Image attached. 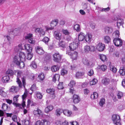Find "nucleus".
<instances>
[{
    "instance_id": "obj_1",
    "label": "nucleus",
    "mask_w": 125,
    "mask_h": 125,
    "mask_svg": "<svg viewBox=\"0 0 125 125\" xmlns=\"http://www.w3.org/2000/svg\"><path fill=\"white\" fill-rule=\"evenodd\" d=\"M112 120L116 125H121L120 116L118 115L114 114L112 115Z\"/></svg>"
},
{
    "instance_id": "obj_2",
    "label": "nucleus",
    "mask_w": 125,
    "mask_h": 125,
    "mask_svg": "<svg viewBox=\"0 0 125 125\" xmlns=\"http://www.w3.org/2000/svg\"><path fill=\"white\" fill-rule=\"evenodd\" d=\"M79 43L77 39H75L74 42L71 43L69 46L70 50L71 51H73L75 50L77 48Z\"/></svg>"
},
{
    "instance_id": "obj_3",
    "label": "nucleus",
    "mask_w": 125,
    "mask_h": 125,
    "mask_svg": "<svg viewBox=\"0 0 125 125\" xmlns=\"http://www.w3.org/2000/svg\"><path fill=\"white\" fill-rule=\"evenodd\" d=\"M95 50V47L93 45L89 46L86 45L84 47V51L85 52L88 53L89 52H93Z\"/></svg>"
},
{
    "instance_id": "obj_4",
    "label": "nucleus",
    "mask_w": 125,
    "mask_h": 125,
    "mask_svg": "<svg viewBox=\"0 0 125 125\" xmlns=\"http://www.w3.org/2000/svg\"><path fill=\"white\" fill-rule=\"evenodd\" d=\"M66 54L70 56L71 58L73 60H76L77 59L78 53L77 52L74 51L69 52L67 51Z\"/></svg>"
},
{
    "instance_id": "obj_5",
    "label": "nucleus",
    "mask_w": 125,
    "mask_h": 125,
    "mask_svg": "<svg viewBox=\"0 0 125 125\" xmlns=\"http://www.w3.org/2000/svg\"><path fill=\"white\" fill-rule=\"evenodd\" d=\"M115 45L117 47L122 46L123 44L122 40L119 38H115L113 41Z\"/></svg>"
},
{
    "instance_id": "obj_6",
    "label": "nucleus",
    "mask_w": 125,
    "mask_h": 125,
    "mask_svg": "<svg viewBox=\"0 0 125 125\" xmlns=\"http://www.w3.org/2000/svg\"><path fill=\"white\" fill-rule=\"evenodd\" d=\"M61 59V56L58 52L55 53L53 55V60L55 62H59Z\"/></svg>"
},
{
    "instance_id": "obj_7",
    "label": "nucleus",
    "mask_w": 125,
    "mask_h": 125,
    "mask_svg": "<svg viewBox=\"0 0 125 125\" xmlns=\"http://www.w3.org/2000/svg\"><path fill=\"white\" fill-rule=\"evenodd\" d=\"M105 45L102 43L99 42L96 46V49L99 51H103L105 49Z\"/></svg>"
},
{
    "instance_id": "obj_8",
    "label": "nucleus",
    "mask_w": 125,
    "mask_h": 125,
    "mask_svg": "<svg viewBox=\"0 0 125 125\" xmlns=\"http://www.w3.org/2000/svg\"><path fill=\"white\" fill-rule=\"evenodd\" d=\"M35 31L36 33H39L41 36L44 35L45 34V31L42 28H36Z\"/></svg>"
},
{
    "instance_id": "obj_9",
    "label": "nucleus",
    "mask_w": 125,
    "mask_h": 125,
    "mask_svg": "<svg viewBox=\"0 0 125 125\" xmlns=\"http://www.w3.org/2000/svg\"><path fill=\"white\" fill-rule=\"evenodd\" d=\"M75 77L77 79L83 78L85 77L84 73L83 72H78L76 73Z\"/></svg>"
},
{
    "instance_id": "obj_10",
    "label": "nucleus",
    "mask_w": 125,
    "mask_h": 125,
    "mask_svg": "<svg viewBox=\"0 0 125 125\" xmlns=\"http://www.w3.org/2000/svg\"><path fill=\"white\" fill-rule=\"evenodd\" d=\"M92 34L90 33H87L85 37V40L86 42L90 43L92 40Z\"/></svg>"
},
{
    "instance_id": "obj_11",
    "label": "nucleus",
    "mask_w": 125,
    "mask_h": 125,
    "mask_svg": "<svg viewBox=\"0 0 125 125\" xmlns=\"http://www.w3.org/2000/svg\"><path fill=\"white\" fill-rule=\"evenodd\" d=\"M53 36L54 38L57 40H60L62 39L61 33L57 31H55L54 32Z\"/></svg>"
},
{
    "instance_id": "obj_12",
    "label": "nucleus",
    "mask_w": 125,
    "mask_h": 125,
    "mask_svg": "<svg viewBox=\"0 0 125 125\" xmlns=\"http://www.w3.org/2000/svg\"><path fill=\"white\" fill-rule=\"evenodd\" d=\"M73 102L74 104H77L78 103L80 100V99L79 96L76 94H74L73 98Z\"/></svg>"
},
{
    "instance_id": "obj_13",
    "label": "nucleus",
    "mask_w": 125,
    "mask_h": 125,
    "mask_svg": "<svg viewBox=\"0 0 125 125\" xmlns=\"http://www.w3.org/2000/svg\"><path fill=\"white\" fill-rule=\"evenodd\" d=\"M58 22V20L57 19H56L52 21L50 23L51 27L49 29H53L54 27L57 25Z\"/></svg>"
},
{
    "instance_id": "obj_14",
    "label": "nucleus",
    "mask_w": 125,
    "mask_h": 125,
    "mask_svg": "<svg viewBox=\"0 0 125 125\" xmlns=\"http://www.w3.org/2000/svg\"><path fill=\"white\" fill-rule=\"evenodd\" d=\"M104 31L106 34H109L112 33L113 31V29L111 27H106L104 28Z\"/></svg>"
},
{
    "instance_id": "obj_15",
    "label": "nucleus",
    "mask_w": 125,
    "mask_h": 125,
    "mask_svg": "<svg viewBox=\"0 0 125 125\" xmlns=\"http://www.w3.org/2000/svg\"><path fill=\"white\" fill-rule=\"evenodd\" d=\"M19 58L21 61H25L26 59L25 54L24 52H20L19 54Z\"/></svg>"
},
{
    "instance_id": "obj_16",
    "label": "nucleus",
    "mask_w": 125,
    "mask_h": 125,
    "mask_svg": "<svg viewBox=\"0 0 125 125\" xmlns=\"http://www.w3.org/2000/svg\"><path fill=\"white\" fill-rule=\"evenodd\" d=\"M85 34L83 32H80L78 35V41H83L85 38Z\"/></svg>"
},
{
    "instance_id": "obj_17",
    "label": "nucleus",
    "mask_w": 125,
    "mask_h": 125,
    "mask_svg": "<svg viewBox=\"0 0 125 125\" xmlns=\"http://www.w3.org/2000/svg\"><path fill=\"white\" fill-rule=\"evenodd\" d=\"M36 52L40 54H42L44 53V51L42 47L38 46L36 48Z\"/></svg>"
},
{
    "instance_id": "obj_18",
    "label": "nucleus",
    "mask_w": 125,
    "mask_h": 125,
    "mask_svg": "<svg viewBox=\"0 0 125 125\" xmlns=\"http://www.w3.org/2000/svg\"><path fill=\"white\" fill-rule=\"evenodd\" d=\"M21 60L18 56H15L13 59V62L16 65H19L20 62Z\"/></svg>"
},
{
    "instance_id": "obj_19",
    "label": "nucleus",
    "mask_w": 125,
    "mask_h": 125,
    "mask_svg": "<svg viewBox=\"0 0 125 125\" xmlns=\"http://www.w3.org/2000/svg\"><path fill=\"white\" fill-rule=\"evenodd\" d=\"M6 74L9 77H12L14 74V72L13 71L10 69L8 70L6 72Z\"/></svg>"
},
{
    "instance_id": "obj_20",
    "label": "nucleus",
    "mask_w": 125,
    "mask_h": 125,
    "mask_svg": "<svg viewBox=\"0 0 125 125\" xmlns=\"http://www.w3.org/2000/svg\"><path fill=\"white\" fill-rule=\"evenodd\" d=\"M55 90L53 89H48L46 90V92L48 93H50L52 95V97L54 98L55 97V96L54 95Z\"/></svg>"
},
{
    "instance_id": "obj_21",
    "label": "nucleus",
    "mask_w": 125,
    "mask_h": 125,
    "mask_svg": "<svg viewBox=\"0 0 125 125\" xmlns=\"http://www.w3.org/2000/svg\"><path fill=\"white\" fill-rule=\"evenodd\" d=\"M119 72L121 76H124L125 75V69L123 67H120Z\"/></svg>"
},
{
    "instance_id": "obj_22",
    "label": "nucleus",
    "mask_w": 125,
    "mask_h": 125,
    "mask_svg": "<svg viewBox=\"0 0 125 125\" xmlns=\"http://www.w3.org/2000/svg\"><path fill=\"white\" fill-rule=\"evenodd\" d=\"M63 114L64 115L68 116H70L72 114V112L70 110L67 109L63 110Z\"/></svg>"
},
{
    "instance_id": "obj_23",
    "label": "nucleus",
    "mask_w": 125,
    "mask_h": 125,
    "mask_svg": "<svg viewBox=\"0 0 125 125\" xmlns=\"http://www.w3.org/2000/svg\"><path fill=\"white\" fill-rule=\"evenodd\" d=\"M25 49L28 52H31L32 51V48L31 45L29 44H26L24 45Z\"/></svg>"
},
{
    "instance_id": "obj_24",
    "label": "nucleus",
    "mask_w": 125,
    "mask_h": 125,
    "mask_svg": "<svg viewBox=\"0 0 125 125\" xmlns=\"http://www.w3.org/2000/svg\"><path fill=\"white\" fill-rule=\"evenodd\" d=\"M33 113L35 115H42V112L41 110L38 108L37 110H34L33 112Z\"/></svg>"
},
{
    "instance_id": "obj_25",
    "label": "nucleus",
    "mask_w": 125,
    "mask_h": 125,
    "mask_svg": "<svg viewBox=\"0 0 125 125\" xmlns=\"http://www.w3.org/2000/svg\"><path fill=\"white\" fill-rule=\"evenodd\" d=\"M109 69L113 73H115L116 72L117 69L114 65L111 64H109Z\"/></svg>"
},
{
    "instance_id": "obj_26",
    "label": "nucleus",
    "mask_w": 125,
    "mask_h": 125,
    "mask_svg": "<svg viewBox=\"0 0 125 125\" xmlns=\"http://www.w3.org/2000/svg\"><path fill=\"white\" fill-rule=\"evenodd\" d=\"M19 90V88L18 87L15 86H12L10 89V91L13 93L17 92Z\"/></svg>"
},
{
    "instance_id": "obj_27",
    "label": "nucleus",
    "mask_w": 125,
    "mask_h": 125,
    "mask_svg": "<svg viewBox=\"0 0 125 125\" xmlns=\"http://www.w3.org/2000/svg\"><path fill=\"white\" fill-rule=\"evenodd\" d=\"M53 107L52 105H50L46 107L45 109V111L46 113H47L53 109Z\"/></svg>"
},
{
    "instance_id": "obj_28",
    "label": "nucleus",
    "mask_w": 125,
    "mask_h": 125,
    "mask_svg": "<svg viewBox=\"0 0 125 125\" xmlns=\"http://www.w3.org/2000/svg\"><path fill=\"white\" fill-rule=\"evenodd\" d=\"M22 124L24 125H28L30 122L29 119L27 118L22 120Z\"/></svg>"
},
{
    "instance_id": "obj_29",
    "label": "nucleus",
    "mask_w": 125,
    "mask_h": 125,
    "mask_svg": "<svg viewBox=\"0 0 125 125\" xmlns=\"http://www.w3.org/2000/svg\"><path fill=\"white\" fill-rule=\"evenodd\" d=\"M4 47L5 48L6 50H4V51L6 52H8L10 50V45L8 44L5 43L4 44Z\"/></svg>"
},
{
    "instance_id": "obj_30",
    "label": "nucleus",
    "mask_w": 125,
    "mask_h": 125,
    "mask_svg": "<svg viewBox=\"0 0 125 125\" xmlns=\"http://www.w3.org/2000/svg\"><path fill=\"white\" fill-rule=\"evenodd\" d=\"M62 112L63 113V110L59 108L57 109L55 111L56 115L57 116H59Z\"/></svg>"
},
{
    "instance_id": "obj_31",
    "label": "nucleus",
    "mask_w": 125,
    "mask_h": 125,
    "mask_svg": "<svg viewBox=\"0 0 125 125\" xmlns=\"http://www.w3.org/2000/svg\"><path fill=\"white\" fill-rule=\"evenodd\" d=\"M10 79V77L6 75L2 77L1 81L3 83H6L8 82Z\"/></svg>"
},
{
    "instance_id": "obj_32",
    "label": "nucleus",
    "mask_w": 125,
    "mask_h": 125,
    "mask_svg": "<svg viewBox=\"0 0 125 125\" xmlns=\"http://www.w3.org/2000/svg\"><path fill=\"white\" fill-rule=\"evenodd\" d=\"M104 42L106 43L109 42L111 40V39L110 37L107 35L104 36Z\"/></svg>"
},
{
    "instance_id": "obj_33",
    "label": "nucleus",
    "mask_w": 125,
    "mask_h": 125,
    "mask_svg": "<svg viewBox=\"0 0 125 125\" xmlns=\"http://www.w3.org/2000/svg\"><path fill=\"white\" fill-rule=\"evenodd\" d=\"M110 81V80L109 79L105 78L102 80V82L104 84L107 85L109 84Z\"/></svg>"
},
{
    "instance_id": "obj_34",
    "label": "nucleus",
    "mask_w": 125,
    "mask_h": 125,
    "mask_svg": "<svg viewBox=\"0 0 125 125\" xmlns=\"http://www.w3.org/2000/svg\"><path fill=\"white\" fill-rule=\"evenodd\" d=\"M49 121L45 119L42 120V125H50Z\"/></svg>"
},
{
    "instance_id": "obj_35",
    "label": "nucleus",
    "mask_w": 125,
    "mask_h": 125,
    "mask_svg": "<svg viewBox=\"0 0 125 125\" xmlns=\"http://www.w3.org/2000/svg\"><path fill=\"white\" fill-rule=\"evenodd\" d=\"M123 23V21L122 20L119 19H117V26L118 28H119L120 26L122 25Z\"/></svg>"
},
{
    "instance_id": "obj_36",
    "label": "nucleus",
    "mask_w": 125,
    "mask_h": 125,
    "mask_svg": "<svg viewBox=\"0 0 125 125\" xmlns=\"http://www.w3.org/2000/svg\"><path fill=\"white\" fill-rule=\"evenodd\" d=\"M60 77V75L58 74H56L54 75L52 78L53 81L55 82L56 80H59Z\"/></svg>"
},
{
    "instance_id": "obj_37",
    "label": "nucleus",
    "mask_w": 125,
    "mask_h": 125,
    "mask_svg": "<svg viewBox=\"0 0 125 125\" xmlns=\"http://www.w3.org/2000/svg\"><path fill=\"white\" fill-rule=\"evenodd\" d=\"M58 45L60 47H61L63 48L65 47V43L64 41L62 40L59 41L58 43Z\"/></svg>"
},
{
    "instance_id": "obj_38",
    "label": "nucleus",
    "mask_w": 125,
    "mask_h": 125,
    "mask_svg": "<svg viewBox=\"0 0 125 125\" xmlns=\"http://www.w3.org/2000/svg\"><path fill=\"white\" fill-rule=\"evenodd\" d=\"M58 66L56 65L52 66L51 68V70L52 72H56L59 70Z\"/></svg>"
},
{
    "instance_id": "obj_39",
    "label": "nucleus",
    "mask_w": 125,
    "mask_h": 125,
    "mask_svg": "<svg viewBox=\"0 0 125 125\" xmlns=\"http://www.w3.org/2000/svg\"><path fill=\"white\" fill-rule=\"evenodd\" d=\"M73 28L74 30L77 32L80 31L81 30L80 26L78 24L75 25L73 26Z\"/></svg>"
},
{
    "instance_id": "obj_40",
    "label": "nucleus",
    "mask_w": 125,
    "mask_h": 125,
    "mask_svg": "<svg viewBox=\"0 0 125 125\" xmlns=\"http://www.w3.org/2000/svg\"><path fill=\"white\" fill-rule=\"evenodd\" d=\"M98 97V94L96 92H94L93 94H92L91 96V97L93 99H95L97 98Z\"/></svg>"
},
{
    "instance_id": "obj_41",
    "label": "nucleus",
    "mask_w": 125,
    "mask_h": 125,
    "mask_svg": "<svg viewBox=\"0 0 125 125\" xmlns=\"http://www.w3.org/2000/svg\"><path fill=\"white\" fill-rule=\"evenodd\" d=\"M119 31L118 30H116L113 33V35L114 37L117 38L119 37Z\"/></svg>"
},
{
    "instance_id": "obj_42",
    "label": "nucleus",
    "mask_w": 125,
    "mask_h": 125,
    "mask_svg": "<svg viewBox=\"0 0 125 125\" xmlns=\"http://www.w3.org/2000/svg\"><path fill=\"white\" fill-rule=\"evenodd\" d=\"M38 77L40 81H42L44 79V74L42 73L39 74L38 75Z\"/></svg>"
},
{
    "instance_id": "obj_43",
    "label": "nucleus",
    "mask_w": 125,
    "mask_h": 125,
    "mask_svg": "<svg viewBox=\"0 0 125 125\" xmlns=\"http://www.w3.org/2000/svg\"><path fill=\"white\" fill-rule=\"evenodd\" d=\"M82 62L84 65L87 66L88 65H89V61L86 58H84L83 59Z\"/></svg>"
},
{
    "instance_id": "obj_44",
    "label": "nucleus",
    "mask_w": 125,
    "mask_h": 125,
    "mask_svg": "<svg viewBox=\"0 0 125 125\" xmlns=\"http://www.w3.org/2000/svg\"><path fill=\"white\" fill-rule=\"evenodd\" d=\"M100 58L102 61L104 62L107 60V58L106 57V56L103 54L100 55Z\"/></svg>"
},
{
    "instance_id": "obj_45",
    "label": "nucleus",
    "mask_w": 125,
    "mask_h": 125,
    "mask_svg": "<svg viewBox=\"0 0 125 125\" xmlns=\"http://www.w3.org/2000/svg\"><path fill=\"white\" fill-rule=\"evenodd\" d=\"M117 96L118 99H121L123 96V93L122 92L118 91L117 93Z\"/></svg>"
},
{
    "instance_id": "obj_46",
    "label": "nucleus",
    "mask_w": 125,
    "mask_h": 125,
    "mask_svg": "<svg viewBox=\"0 0 125 125\" xmlns=\"http://www.w3.org/2000/svg\"><path fill=\"white\" fill-rule=\"evenodd\" d=\"M75 81L73 80H72L71 81L68 85L70 87L72 88L75 85Z\"/></svg>"
},
{
    "instance_id": "obj_47",
    "label": "nucleus",
    "mask_w": 125,
    "mask_h": 125,
    "mask_svg": "<svg viewBox=\"0 0 125 125\" xmlns=\"http://www.w3.org/2000/svg\"><path fill=\"white\" fill-rule=\"evenodd\" d=\"M36 95L38 98L40 99H42V95L41 94L38 92H36Z\"/></svg>"
},
{
    "instance_id": "obj_48",
    "label": "nucleus",
    "mask_w": 125,
    "mask_h": 125,
    "mask_svg": "<svg viewBox=\"0 0 125 125\" xmlns=\"http://www.w3.org/2000/svg\"><path fill=\"white\" fill-rule=\"evenodd\" d=\"M30 66L32 69H35L37 68V65L33 61L31 62Z\"/></svg>"
},
{
    "instance_id": "obj_49",
    "label": "nucleus",
    "mask_w": 125,
    "mask_h": 125,
    "mask_svg": "<svg viewBox=\"0 0 125 125\" xmlns=\"http://www.w3.org/2000/svg\"><path fill=\"white\" fill-rule=\"evenodd\" d=\"M8 108V106L7 104H6L4 103L3 104L2 107V109L4 111H7Z\"/></svg>"
},
{
    "instance_id": "obj_50",
    "label": "nucleus",
    "mask_w": 125,
    "mask_h": 125,
    "mask_svg": "<svg viewBox=\"0 0 125 125\" xmlns=\"http://www.w3.org/2000/svg\"><path fill=\"white\" fill-rule=\"evenodd\" d=\"M32 37V34L31 33L27 34L25 36V38L26 39H29Z\"/></svg>"
},
{
    "instance_id": "obj_51",
    "label": "nucleus",
    "mask_w": 125,
    "mask_h": 125,
    "mask_svg": "<svg viewBox=\"0 0 125 125\" xmlns=\"http://www.w3.org/2000/svg\"><path fill=\"white\" fill-rule=\"evenodd\" d=\"M97 80L96 79L94 78L93 79L92 81H90V84L91 85L95 84L97 83Z\"/></svg>"
},
{
    "instance_id": "obj_52",
    "label": "nucleus",
    "mask_w": 125,
    "mask_h": 125,
    "mask_svg": "<svg viewBox=\"0 0 125 125\" xmlns=\"http://www.w3.org/2000/svg\"><path fill=\"white\" fill-rule=\"evenodd\" d=\"M23 62H20L19 64L17 65L20 68H22L25 67V64Z\"/></svg>"
},
{
    "instance_id": "obj_53",
    "label": "nucleus",
    "mask_w": 125,
    "mask_h": 125,
    "mask_svg": "<svg viewBox=\"0 0 125 125\" xmlns=\"http://www.w3.org/2000/svg\"><path fill=\"white\" fill-rule=\"evenodd\" d=\"M17 79L16 82L18 84L19 87L21 88L22 87V85L21 82L18 77L17 78Z\"/></svg>"
},
{
    "instance_id": "obj_54",
    "label": "nucleus",
    "mask_w": 125,
    "mask_h": 125,
    "mask_svg": "<svg viewBox=\"0 0 125 125\" xmlns=\"http://www.w3.org/2000/svg\"><path fill=\"white\" fill-rule=\"evenodd\" d=\"M107 68V66L104 65H102L100 67V69L103 71H105L106 70Z\"/></svg>"
},
{
    "instance_id": "obj_55",
    "label": "nucleus",
    "mask_w": 125,
    "mask_h": 125,
    "mask_svg": "<svg viewBox=\"0 0 125 125\" xmlns=\"http://www.w3.org/2000/svg\"><path fill=\"white\" fill-rule=\"evenodd\" d=\"M62 31L63 33L65 35H68L70 34V32L67 29H62Z\"/></svg>"
},
{
    "instance_id": "obj_56",
    "label": "nucleus",
    "mask_w": 125,
    "mask_h": 125,
    "mask_svg": "<svg viewBox=\"0 0 125 125\" xmlns=\"http://www.w3.org/2000/svg\"><path fill=\"white\" fill-rule=\"evenodd\" d=\"M105 99L104 98L101 99L99 102V104L101 106H102L105 103Z\"/></svg>"
},
{
    "instance_id": "obj_57",
    "label": "nucleus",
    "mask_w": 125,
    "mask_h": 125,
    "mask_svg": "<svg viewBox=\"0 0 125 125\" xmlns=\"http://www.w3.org/2000/svg\"><path fill=\"white\" fill-rule=\"evenodd\" d=\"M94 61L92 60H91V61H89V65H88V66L90 67H93L94 65Z\"/></svg>"
},
{
    "instance_id": "obj_58",
    "label": "nucleus",
    "mask_w": 125,
    "mask_h": 125,
    "mask_svg": "<svg viewBox=\"0 0 125 125\" xmlns=\"http://www.w3.org/2000/svg\"><path fill=\"white\" fill-rule=\"evenodd\" d=\"M0 95L1 96L5 97L7 95L6 92L2 90H0Z\"/></svg>"
},
{
    "instance_id": "obj_59",
    "label": "nucleus",
    "mask_w": 125,
    "mask_h": 125,
    "mask_svg": "<svg viewBox=\"0 0 125 125\" xmlns=\"http://www.w3.org/2000/svg\"><path fill=\"white\" fill-rule=\"evenodd\" d=\"M19 97V95H16L13 98V103H16L18 102V98Z\"/></svg>"
},
{
    "instance_id": "obj_60",
    "label": "nucleus",
    "mask_w": 125,
    "mask_h": 125,
    "mask_svg": "<svg viewBox=\"0 0 125 125\" xmlns=\"http://www.w3.org/2000/svg\"><path fill=\"white\" fill-rule=\"evenodd\" d=\"M49 40L50 39L48 37H45L43 39L42 41L46 44H47Z\"/></svg>"
},
{
    "instance_id": "obj_61",
    "label": "nucleus",
    "mask_w": 125,
    "mask_h": 125,
    "mask_svg": "<svg viewBox=\"0 0 125 125\" xmlns=\"http://www.w3.org/2000/svg\"><path fill=\"white\" fill-rule=\"evenodd\" d=\"M68 72L67 70L64 69H62L61 71V74L62 75L66 74Z\"/></svg>"
},
{
    "instance_id": "obj_62",
    "label": "nucleus",
    "mask_w": 125,
    "mask_h": 125,
    "mask_svg": "<svg viewBox=\"0 0 125 125\" xmlns=\"http://www.w3.org/2000/svg\"><path fill=\"white\" fill-rule=\"evenodd\" d=\"M62 82L59 83L58 84V88L59 89H63V87L62 85Z\"/></svg>"
},
{
    "instance_id": "obj_63",
    "label": "nucleus",
    "mask_w": 125,
    "mask_h": 125,
    "mask_svg": "<svg viewBox=\"0 0 125 125\" xmlns=\"http://www.w3.org/2000/svg\"><path fill=\"white\" fill-rule=\"evenodd\" d=\"M33 57V55L31 54L28 53V56L27 58V59L30 60Z\"/></svg>"
},
{
    "instance_id": "obj_64",
    "label": "nucleus",
    "mask_w": 125,
    "mask_h": 125,
    "mask_svg": "<svg viewBox=\"0 0 125 125\" xmlns=\"http://www.w3.org/2000/svg\"><path fill=\"white\" fill-rule=\"evenodd\" d=\"M13 104L14 105H15L16 106V107H19L20 108H22V107L21 105L17 103H13Z\"/></svg>"
}]
</instances>
